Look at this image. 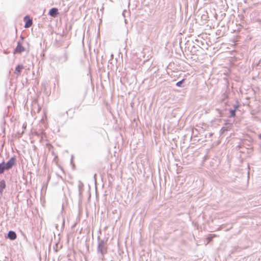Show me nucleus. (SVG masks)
<instances>
[{"label": "nucleus", "mask_w": 261, "mask_h": 261, "mask_svg": "<svg viewBox=\"0 0 261 261\" xmlns=\"http://www.w3.org/2000/svg\"><path fill=\"white\" fill-rule=\"evenodd\" d=\"M1 187L3 188H4L5 187V184L4 181L1 182Z\"/></svg>", "instance_id": "nucleus-10"}, {"label": "nucleus", "mask_w": 261, "mask_h": 261, "mask_svg": "<svg viewBox=\"0 0 261 261\" xmlns=\"http://www.w3.org/2000/svg\"><path fill=\"white\" fill-rule=\"evenodd\" d=\"M258 137H259V139H261V134H259V135H258Z\"/></svg>", "instance_id": "nucleus-12"}, {"label": "nucleus", "mask_w": 261, "mask_h": 261, "mask_svg": "<svg viewBox=\"0 0 261 261\" xmlns=\"http://www.w3.org/2000/svg\"><path fill=\"white\" fill-rule=\"evenodd\" d=\"M24 21L25 22L24 27L25 28H30L33 24L32 19L29 16H26L24 18Z\"/></svg>", "instance_id": "nucleus-3"}, {"label": "nucleus", "mask_w": 261, "mask_h": 261, "mask_svg": "<svg viewBox=\"0 0 261 261\" xmlns=\"http://www.w3.org/2000/svg\"><path fill=\"white\" fill-rule=\"evenodd\" d=\"M25 50L20 42H18L17 45L14 51V54H20Z\"/></svg>", "instance_id": "nucleus-2"}, {"label": "nucleus", "mask_w": 261, "mask_h": 261, "mask_svg": "<svg viewBox=\"0 0 261 261\" xmlns=\"http://www.w3.org/2000/svg\"><path fill=\"white\" fill-rule=\"evenodd\" d=\"M232 115L233 116H234L235 115V112H234V111H232Z\"/></svg>", "instance_id": "nucleus-11"}, {"label": "nucleus", "mask_w": 261, "mask_h": 261, "mask_svg": "<svg viewBox=\"0 0 261 261\" xmlns=\"http://www.w3.org/2000/svg\"><path fill=\"white\" fill-rule=\"evenodd\" d=\"M15 159L14 158H11L6 164L4 163V168L5 170L11 169L15 164Z\"/></svg>", "instance_id": "nucleus-1"}, {"label": "nucleus", "mask_w": 261, "mask_h": 261, "mask_svg": "<svg viewBox=\"0 0 261 261\" xmlns=\"http://www.w3.org/2000/svg\"><path fill=\"white\" fill-rule=\"evenodd\" d=\"M48 14L50 16L55 17L58 14V9L56 8H53L50 10Z\"/></svg>", "instance_id": "nucleus-4"}, {"label": "nucleus", "mask_w": 261, "mask_h": 261, "mask_svg": "<svg viewBox=\"0 0 261 261\" xmlns=\"http://www.w3.org/2000/svg\"><path fill=\"white\" fill-rule=\"evenodd\" d=\"M5 170L4 168V163L0 164V174L3 173Z\"/></svg>", "instance_id": "nucleus-7"}, {"label": "nucleus", "mask_w": 261, "mask_h": 261, "mask_svg": "<svg viewBox=\"0 0 261 261\" xmlns=\"http://www.w3.org/2000/svg\"><path fill=\"white\" fill-rule=\"evenodd\" d=\"M184 81V79H183L182 80H181L180 81L176 83V86L178 87H180L181 85V84L183 83Z\"/></svg>", "instance_id": "nucleus-9"}, {"label": "nucleus", "mask_w": 261, "mask_h": 261, "mask_svg": "<svg viewBox=\"0 0 261 261\" xmlns=\"http://www.w3.org/2000/svg\"><path fill=\"white\" fill-rule=\"evenodd\" d=\"M217 236L215 234H211L209 237H207V239L208 240V242H210V241H211L212 240V239L215 238V237H216Z\"/></svg>", "instance_id": "nucleus-8"}, {"label": "nucleus", "mask_w": 261, "mask_h": 261, "mask_svg": "<svg viewBox=\"0 0 261 261\" xmlns=\"http://www.w3.org/2000/svg\"><path fill=\"white\" fill-rule=\"evenodd\" d=\"M8 238L11 240H14L16 239L17 236L16 233L13 231H10L8 234Z\"/></svg>", "instance_id": "nucleus-5"}, {"label": "nucleus", "mask_w": 261, "mask_h": 261, "mask_svg": "<svg viewBox=\"0 0 261 261\" xmlns=\"http://www.w3.org/2000/svg\"><path fill=\"white\" fill-rule=\"evenodd\" d=\"M23 68V66L22 65H18L15 70L14 73L17 74V75H20L22 69Z\"/></svg>", "instance_id": "nucleus-6"}]
</instances>
